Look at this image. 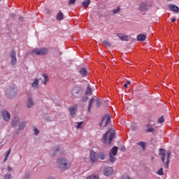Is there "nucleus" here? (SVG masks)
Segmentation results:
<instances>
[{"label":"nucleus","instance_id":"obj_1","mask_svg":"<svg viewBox=\"0 0 179 179\" xmlns=\"http://www.w3.org/2000/svg\"><path fill=\"white\" fill-rule=\"evenodd\" d=\"M56 164L57 169H60L62 171L71 169V162L66 158L61 157L57 159Z\"/></svg>","mask_w":179,"mask_h":179},{"label":"nucleus","instance_id":"obj_2","mask_svg":"<svg viewBox=\"0 0 179 179\" xmlns=\"http://www.w3.org/2000/svg\"><path fill=\"white\" fill-rule=\"evenodd\" d=\"M159 155L162 157V161L164 163V166L165 169H169V165L170 164V157H171V152H167V157H166V151L164 149L161 148L159 149ZM166 160V162L164 163Z\"/></svg>","mask_w":179,"mask_h":179},{"label":"nucleus","instance_id":"obj_3","mask_svg":"<svg viewBox=\"0 0 179 179\" xmlns=\"http://www.w3.org/2000/svg\"><path fill=\"white\" fill-rule=\"evenodd\" d=\"M115 138V131H108L103 137V143L105 145H111V143L113 142V139Z\"/></svg>","mask_w":179,"mask_h":179},{"label":"nucleus","instance_id":"obj_4","mask_svg":"<svg viewBox=\"0 0 179 179\" xmlns=\"http://www.w3.org/2000/svg\"><path fill=\"white\" fill-rule=\"evenodd\" d=\"M71 94L74 99H80L83 94V89L80 87H75L72 90Z\"/></svg>","mask_w":179,"mask_h":179},{"label":"nucleus","instance_id":"obj_5","mask_svg":"<svg viewBox=\"0 0 179 179\" xmlns=\"http://www.w3.org/2000/svg\"><path fill=\"white\" fill-rule=\"evenodd\" d=\"M7 96L8 99H12V97H15L17 94V87L16 85H11L6 92Z\"/></svg>","mask_w":179,"mask_h":179},{"label":"nucleus","instance_id":"obj_6","mask_svg":"<svg viewBox=\"0 0 179 179\" xmlns=\"http://www.w3.org/2000/svg\"><path fill=\"white\" fill-rule=\"evenodd\" d=\"M48 53V49L42 48L41 49L36 48L31 52V55H46Z\"/></svg>","mask_w":179,"mask_h":179},{"label":"nucleus","instance_id":"obj_7","mask_svg":"<svg viewBox=\"0 0 179 179\" xmlns=\"http://www.w3.org/2000/svg\"><path fill=\"white\" fill-rule=\"evenodd\" d=\"M111 121V118L108 115L104 116L101 122L99 124L100 127H102L103 124L104 127H107L108 124H110V122Z\"/></svg>","mask_w":179,"mask_h":179},{"label":"nucleus","instance_id":"obj_8","mask_svg":"<svg viewBox=\"0 0 179 179\" xmlns=\"http://www.w3.org/2000/svg\"><path fill=\"white\" fill-rule=\"evenodd\" d=\"M90 162L92 164H94V163L97 160V157H96V152H94V150H91L90 155Z\"/></svg>","mask_w":179,"mask_h":179},{"label":"nucleus","instance_id":"obj_9","mask_svg":"<svg viewBox=\"0 0 179 179\" xmlns=\"http://www.w3.org/2000/svg\"><path fill=\"white\" fill-rule=\"evenodd\" d=\"M113 173H114V171L112 167H105L103 171L104 176L109 177V176H113Z\"/></svg>","mask_w":179,"mask_h":179},{"label":"nucleus","instance_id":"obj_10","mask_svg":"<svg viewBox=\"0 0 179 179\" xmlns=\"http://www.w3.org/2000/svg\"><path fill=\"white\" fill-rule=\"evenodd\" d=\"M10 57L12 65L16 64V62H17V59H16V52H15V50H12L10 53Z\"/></svg>","mask_w":179,"mask_h":179},{"label":"nucleus","instance_id":"obj_11","mask_svg":"<svg viewBox=\"0 0 179 179\" xmlns=\"http://www.w3.org/2000/svg\"><path fill=\"white\" fill-rule=\"evenodd\" d=\"M118 152V147H113L109 152V155L112 156H117V153Z\"/></svg>","mask_w":179,"mask_h":179},{"label":"nucleus","instance_id":"obj_12","mask_svg":"<svg viewBox=\"0 0 179 179\" xmlns=\"http://www.w3.org/2000/svg\"><path fill=\"white\" fill-rule=\"evenodd\" d=\"M3 117L5 121H9L10 120V114H9L8 111L4 110L3 111Z\"/></svg>","mask_w":179,"mask_h":179},{"label":"nucleus","instance_id":"obj_13","mask_svg":"<svg viewBox=\"0 0 179 179\" xmlns=\"http://www.w3.org/2000/svg\"><path fill=\"white\" fill-rule=\"evenodd\" d=\"M169 9H171L172 12H176V13H179V8L176 5H173V4L169 5Z\"/></svg>","mask_w":179,"mask_h":179},{"label":"nucleus","instance_id":"obj_14","mask_svg":"<svg viewBox=\"0 0 179 179\" xmlns=\"http://www.w3.org/2000/svg\"><path fill=\"white\" fill-rule=\"evenodd\" d=\"M145 128H146L145 129L146 132H151L152 134H153L155 131V128H153L150 124H146Z\"/></svg>","mask_w":179,"mask_h":179},{"label":"nucleus","instance_id":"obj_15","mask_svg":"<svg viewBox=\"0 0 179 179\" xmlns=\"http://www.w3.org/2000/svg\"><path fill=\"white\" fill-rule=\"evenodd\" d=\"M90 0H84L82 2V6L85 8V9H87V8H89V5H90Z\"/></svg>","mask_w":179,"mask_h":179},{"label":"nucleus","instance_id":"obj_16","mask_svg":"<svg viewBox=\"0 0 179 179\" xmlns=\"http://www.w3.org/2000/svg\"><path fill=\"white\" fill-rule=\"evenodd\" d=\"M33 106H34V101H33L31 97L28 98L27 107L29 108L30 107H33Z\"/></svg>","mask_w":179,"mask_h":179},{"label":"nucleus","instance_id":"obj_17","mask_svg":"<svg viewBox=\"0 0 179 179\" xmlns=\"http://www.w3.org/2000/svg\"><path fill=\"white\" fill-rule=\"evenodd\" d=\"M78 110V106L71 107L69 108V111L71 113V115L73 117L75 115L76 111Z\"/></svg>","mask_w":179,"mask_h":179},{"label":"nucleus","instance_id":"obj_18","mask_svg":"<svg viewBox=\"0 0 179 179\" xmlns=\"http://www.w3.org/2000/svg\"><path fill=\"white\" fill-rule=\"evenodd\" d=\"M117 37H119L122 41H128V36L127 35H121L119 34H117Z\"/></svg>","mask_w":179,"mask_h":179},{"label":"nucleus","instance_id":"obj_19","mask_svg":"<svg viewBox=\"0 0 179 179\" xmlns=\"http://www.w3.org/2000/svg\"><path fill=\"white\" fill-rule=\"evenodd\" d=\"M138 41H145L146 40V35L139 34L137 36Z\"/></svg>","mask_w":179,"mask_h":179},{"label":"nucleus","instance_id":"obj_20","mask_svg":"<svg viewBox=\"0 0 179 179\" xmlns=\"http://www.w3.org/2000/svg\"><path fill=\"white\" fill-rule=\"evenodd\" d=\"M98 159H100V160H104L106 159V154L103 152H99L97 154Z\"/></svg>","mask_w":179,"mask_h":179},{"label":"nucleus","instance_id":"obj_21","mask_svg":"<svg viewBox=\"0 0 179 179\" xmlns=\"http://www.w3.org/2000/svg\"><path fill=\"white\" fill-rule=\"evenodd\" d=\"M108 162L109 163H115V162H117V158L113 155H109Z\"/></svg>","mask_w":179,"mask_h":179},{"label":"nucleus","instance_id":"obj_22","mask_svg":"<svg viewBox=\"0 0 179 179\" xmlns=\"http://www.w3.org/2000/svg\"><path fill=\"white\" fill-rule=\"evenodd\" d=\"M56 19L58 21L64 20V14L62 13V12H59L57 13Z\"/></svg>","mask_w":179,"mask_h":179},{"label":"nucleus","instance_id":"obj_23","mask_svg":"<svg viewBox=\"0 0 179 179\" xmlns=\"http://www.w3.org/2000/svg\"><path fill=\"white\" fill-rule=\"evenodd\" d=\"M80 74L83 76L85 77L87 75V70L86 69L83 68L80 70Z\"/></svg>","mask_w":179,"mask_h":179},{"label":"nucleus","instance_id":"obj_24","mask_svg":"<svg viewBox=\"0 0 179 179\" xmlns=\"http://www.w3.org/2000/svg\"><path fill=\"white\" fill-rule=\"evenodd\" d=\"M31 86L34 89H38V79H35L34 83L31 84Z\"/></svg>","mask_w":179,"mask_h":179},{"label":"nucleus","instance_id":"obj_25","mask_svg":"<svg viewBox=\"0 0 179 179\" xmlns=\"http://www.w3.org/2000/svg\"><path fill=\"white\" fill-rule=\"evenodd\" d=\"M94 101V99L92 98L90 100L89 106H88V112L90 113L92 111V106H93V103Z\"/></svg>","mask_w":179,"mask_h":179},{"label":"nucleus","instance_id":"obj_26","mask_svg":"<svg viewBox=\"0 0 179 179\" xmlns=\"http://www.w3.org/2000/svg\"><path fill=\"white\" fill-rule=\"evenodd\" d=\"M17 124H19V117H15L14 118V120L12 121V125H13V127H16V125H17Z\"/></svg>","mask_w":179,"mask_h":179},{"label":"nucleus","instance_id":"obj_27","mask_svg":"<svg viewBox=\"0 0 179 179\" xmlns=\"http://www.w3.org/2000/svg\"><path fill=\"white\" fill-rule=\"evenodd\" d=\"M138 146H140L141 148H142L143 150H145V148L146 146V143H145V142L143 141H141L137 143Z\"/></svg>","mask_w":179,"mask_h":179},{"label":"nucleus","instance_id":"obj_28","mask_svg":"<svg viewBox=\"0 0 179 179\" xmlns=\"http://www.w3.org/2000/svg\"><path fill=\"white\" fill-rule=\"evenodd\" d=\"M43 78L45 79L43 84L45 85L47 83H48L50 78H48V76L46 73H43Z\"/></svg>","mask_w":179,"mask_h":179},{"label":"nucleus","instance_id":"obj_29","mask_svg":"<svg viewBox=\"0 0 179 179\" xmlns=\"http://www.w3.org/2000/svg\"><path fill=\"white\" fill-rule=\"evenodd\" d=\"M92 93V88L90 87V86L88 85L87 87V90L85 92V94L90 96Z\"/></svg>","mask_w":179,"mask_h":179},{"label":"nucleus","instance_id":"obj_30","mask_svg":"<svg viewBox=\"0 0 179 179\" xmlns=\"http://www.w3.org/2000/svg\"><path fill=\"white\" fill-rule=\"evenodd\" d=\"M87 179H100V178H99V176L91 175V176L87 177Z\"/></svg>","mask_w":179,"mask_h":179},{"label":"nucleus","instance_id":"obj_31","mask_svg":"<svg viewBox=\"0 0 179 179\" xmlns=\"http://www.w3.org/2000/svg\"><path fill=\"white\" fill-rule=\"evenodd\" d=\"M57 152H59V147L57 146L55 149V150L53 151V152L51 154V156L52 157H55V153H57Z\"/></svg>","mask_w":179,"mask_h":179},{"label":"nucleus","instance_id":"obj_32","mask_svg":"<svg viewBox=\"0 0 179 179\" xmlns=\"http://www.w3.org/2000/svg\"><path fill=\"white\" fill-rule=\"evenodd\" d=\"M158 176H164V172L163 171V168H160L158 171L157 172Z\"/></svg>","mask_w":179,"mask_h":179},{"label":"nucleus","instance_id":"obj_33","mask_svg":"<svg viewBox=\"0 0 179 179\" xmlns=\"http://www.w3.org/2000/svg\"><path fill=\"white\" fill-rule=\"evenodd\" d=\"M82 125H83V122H77L76 128L77 129H80V128H82Z\"/></svg>","mask_w":179,"mask_h":179},{"label":"nucleus","instance_id":"obj_34","mask_svg":"<svg viewBox=\"0 0 179 179\" xmlns=\"http://www.w3.org/2000/svg\"><path fill=\"white\" fill-rule=\"evenodd\" d=\"M163 122H164V117L161 116L160 117L158 118V123L163 124Z\"/></svg>","mask_w":179,"mask_h":179},{"label":"nucleus","instance_id":"obj_35","mask_svg":"<svg viewBox=\"0 0 179 179\" xmlns=\"http://www.w3.org/2000/svg\"><path fill=\"white\" fill-rule=\"evenodd\" d=\"M24 127H26V122H22L19 125V129H24Z\"/></svg>","mask_w":179,"mask_h":179},{"label":"nucleus","instance_id":"obj_36","mask_svg":"<svg viewBox=\"0 0 179 179\" xmlns=\"http://www.w3.org/2000/svg\"><path fill=\"white\" fill-rule=\"evenodd\" d=\"M10 152H11L10 150H9L8 151L7 154H6V156H5V159H4V160H3V163H5V162H6V160H8V157H9V155H10Z\"/></svg>","mask_w":179,"mask_h":179},{"label":"nucleus","instance_id":"obj_37","mask_svg":"<svg viewBox=\"0 0 179 179\" xmlns=\"http://www.w3.org/2000/svg\"><path fill=\"white\" fill-rule=\"evenodd\" d=\"M102 43L106 45V47H111V43L107 41H103Z\"/></svg>","mask_w":179,"mask_h":179},{"label":"nucleus","instance_id":"obj_38","mask_svg":"<svg viewBox=\"0 0 179 179\" xmlns=\"http://www.w3.org/2000/svg\"><path fill=\"white\" fill-rule=\"evenodd\" d=\"M140 9L141 10H146V9H147L146 4H145V3L141 4L140 6Z\"/></svg>","mask_w":179,"mask_h":179},{"label":"nucleus","instance_id":"obj_39","mask_svg":"<svg viewBox=\"0 0 179 179\" xmlns=\"http://www.w3.org/2000/svg\"><path fill=\"white\" fill-rule=\"evenodd\" d=\"M96 107H100V106H101V102L100 101V99H96Z\"/></svg>","mask_w":179,"mask_h":179},{"label":"nucleus","instance_id":"obj_40","mask_svg":"<svg viewBox=\"0 0 179 179\" xmlns=\"http://www.w3.org/2000/svg\"><path fill=\"white\" fill-rule=\"evenodd\" d=\"M118 12H120V7H117V8H115V9L113 10V13L114 15L118 13Z\"/></svg>","mask_w":179,"mask_h":179},{"label":"nucleus","instance_id":"obj_41","mask_svg":"<svg viewBox=\"0 0 179 179\" xmlns=\"http://www.w3.org/2000/svg\"><path fill=\"white\" fill-rule=\"evenodd\" d=\"M11 177H12V175L10 173H8L4 176V179H10Z\"/></svg>","mask_w":179,"mask_h":179},{"label":"nucleus","instance_id":"obj_42","mask_svg":"<svg viewBox=\"0 0 179 179\" xmlns=\"http://www.w3.org/2000/svg\"><path fill=\"white\" fill-rule=\"evenodd\" d=\"M75 2H76V0H69V5H75Z\"/></svg>","mask_w":179,"mask_h":179},{"label":"nucleus","instance_id":"obj_43","mask_svg":"<svg viewBox=\"0 0 179 179\" xmlns=\"http://www.w3.org/2000/svg\"><path fill=\"white\" fill-rule=\"evenodd\" d=\"M34 132L35 135H38V134H40V131L36 128H35L34 129Z\"/></svg>","mask_w":179,"mask_h":179},{"label":"nucleus","instance_id":"obj_44","mask_svg":"<svg viewBox=\"0 0 179 179\" xmlns=\"http://www.w3.org/2000/svg\"><path fill=\"white\" fill-rule=\"evenodd\" d=\"M7 170L8 171H12V167L8 166Z\"/></svg>","mask_w":179,"mask_h":179},{"label":"nucleus","instance_id":"obj_45","mask_svg":"<svg viewBox=\"0 0 179 179\" xmlns=\"http://www.w3.org/2000/svg\"><path fill=\"white\" fill-rule=\"evenodd\" d=\"M124 87L125 88V89H128V84H127V83H125V84H124Z\"/></svg>","mask_w":179,"mask_h":179},{"label":"nucleus","instance_id":"obj_46","mask_svg":"<svg viewBox=\"0 0 179 179\" xmlns=\"http://www.w3.org/2000/svg\"><path fill=\"white\" fill-rule=\"evenodd\" d=\"M171 22H172L173 23H174V22H176V17H173L171 20Z\"/></svg>","mask_w":179,"mask_h":179},{"label":"nucleus","instance_id":"obj_47","mask_svg":"<svg viewBox=\"0 0 179 179\" xmlns=\"http://www.w3.org/2000/svg\"><path fill=\"white\" fill-rule=\"evenodd\" d=\"M130 83H131V81L127 80L126 84H127V85H129Z\"/></svg>","mask_w":179,"mask_h":179},{"label":"nucleus","instance_id":"obj_48","mask_svg":"<svg viewBox=\"0 0 179 179\" xmlns=\"http://www.w3.org/2000/svg\"><path fill=\"white\" fill-rule=\"evenodd\" d=\"M125 150V148H122V150Z\"/></svg>","mask_w":179,"mask_h":179},{"label":"nucleus","instance_id":"obj_49","mask_svg":"<svg viewBox=\"0 0 179 179\" xmlns=\"http://www.w3.org/2000/svg\"><path fill=\"white\" fill-rule=\"evenodd\" d=\"M87 99H89L88 97H86V100H87Z\"/></svg>","mask_w":179,"mask_h":179},{"label":"nucleus","instance_id":"obj_50","mask_svg":"<svg viewBox=\"0 0 179 179\" xmlns=\"http://www.w3.org/2000/svg\"><path fill=\"white\" fill-rule=\"evenodd\" d=\"M13 16V17H14L15 16L14 15H12Z\"/></svg>","mask_w":179,"mask_h":179},{"label":"nucleus","instance_id":"obj_51","mask_svg":"<svg viewBox=\"0 0 179 179\" xmlns=\"http://www.w3.org/2000/svg\"><path fill=\"white\" fill-rule=\"evenodd\" d=\"M167 1H171V0H167Z\"/></svg>","mask_w":179,"mask_h":179},{"label":"nucleus","instance_id":"obj_52","mask_svg":"<svg viewBox=\"0 0 179 179\" xmlns=\"http://www.w3.org/2000/svg\"><path fill=\"white\" fill-rule=\"evenodd\" d=\"M2 1V0H0V1Z\"/></svg>","mask_w":179,"mask_h":179}]
</instances>
